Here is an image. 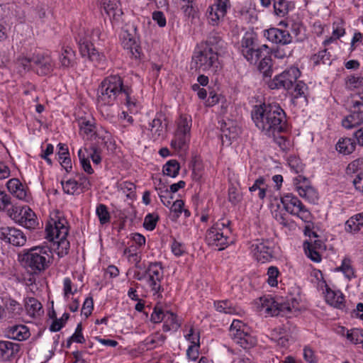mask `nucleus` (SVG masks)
I'll return each mask as SVG.
<instances>
[{"mask_svg":"<svg viewBox=\"0 0 363 363\" xmlns=\"http://www.w3.org/2000/svg\"><path fill=\"white\" fill-rule=\"evenodd\" d=\"M251 116L257 128L268 137L284 133L287 129L286 113L277 103L255 106Z\"/></svg>","mask_w":363,"mask_h":363,"instance_id":"nucleus-1","label":"nucleus"},{"mask_svg":"<svg viewBox=\"0 0 363 363\" xmlns=\"http://www.w3.org/2000/svg\"><path fill=\"white\" fill-rule=\"evenodd\" d=\"M132 89L123 84L121 77L118 75H111L106 77L98 89V104L112 106L116 102L124 103L131 113L136 112L135 100L130 95Z\"/></svg>","mask_w":363,"mask_h":363,"instance_id":"nucleus-2","label":"nucleus"},{"mask_svg":"<svg viewBox=\"0 0 363 363\" xmlns=\"http://www.w3.org/2000/svg\"><path fill=\"white\" fill-rule=\"evenodd\" d=\"M52 252L48 245H38L25 249L18 255V260L23 268L32 274H39L50 265Z\"/></svg>","mask_w":363,"mask_h":363,"instance_id":"nucleus-3","label":"nucleus"},{"mask_svg":"<svg viewBox=\"0 0 363 363\" xmlns=\"http://www.w3.org/2000/svg\"><path fill=\"white\" fill-rule=\"evenodd\" d=\"M297 301L292 297L274 298L269 295L264 296L256 300L255 306L257 311L269 316L286 315L289 313L297 311Z\"/></svg>","mask_w":363,"mask_h":363,"instance_id":"nucleus-4","label":"nucleus"},{"mask_svg":"<svg viewBox=\"0 0 363 363\" xmlns=\"http://www.w3.org/2000/svg\"><path fill=\"white\" fill-rule=\"evenodd\" d=\"M230 223L229 220H219L206 231V242L208 245L223 250L233 242L230 238Z\"/></svg>","mask_w":363,"mask_h":363,"instance_id":"nucleus-5","label":"nucleus"},{"mask_svg":"<svg viewBox=\"0 0 363 363\" xmlns=\"http://www.w3.org/2000/svg\"><path fill=\"white\" fill-rule=\"evenodd\" d=\"M240 50L245 58L251 64H256L264 55L271 53V50L267 45H259L252 35L243 37Z\"/></svg>","mask_w":363,"mask_h":363,"instance_id":"nucleus-6","label":"nucleus"},{"mask_svg":"<svg viewBox=\"0 0 363 363\" xmlns=\"http://www.w3.org/2000/svg\"><path fill=\"white\" fill-rule=\"evenodd\" d=\"M147 283L150 287L154 296L161 297L164 289L161 282L164 277V271L161 262H155L149 264L146 268Z\"/></svg>","mask_w":363,"mask_h":363,"instance_id":"nucleus-7","label":"nucleus"},{"mask_svg":"<svg viewBox=\"0 0 363 363\" xmlns=\"http://www.w3.org/2000/svg\"><path fill=\"white\" fill-rule=\"evenodd\" d=\"M218 55L216 52L204 48L193 57L196 65V68L203 72L209 71L216 73L220 67L218 58Z\"/></svg>","mask_w":363,"mask_h":363,"instance_id":"nucleus-8","label":"nucleus"},{"mask_svg":"<svg viewBox=\"0 0 363 363\" xmlns=\"http://www.w3.org/2000/svg\"><path fill=\"white\" fill-rule=\"evenodd\" d=\"M281 201L288 213L298 216L304 222H309L311 214L296 196L287 194L281 197Z\"/></svg>","mask_w":363,"mask_h":363,"instance_id":"nucleus-9","label":"nucleus"},{"mask_svg":"<svg viewBox=\"0 0 363 363\" xmlns=\"http://www.w3.org/2000/svg\"><path fill=\"white\" fill-rule=\"evenodd\" d=\"M230 330L242 348L247 349L254 345L255 342L250 336L251 328L247 323L240 319H233Z\"/></svg>","mask_w":363,"mask_h":363,"instance_id":"nucleus-10","label":"nucleus"},{"mask_svg":"<svg viewBox=\"0 0 363 363\" xmlns=\"http://www.w3.org/2000/svg\"><path fill=\"white\" fill-rule=\"evenodd\" d=\"M301 72L297 67H291L280 74L275 76L269 82V86L272 89L284 88L290 90L294 87V84L296 82Z\"/></svg>","mask_w":363,"mask_h":363,"instance_id":"nucleus-11","label":"nucleus"},{"mask_svg":"<svg viewBox=\"0 0 363 363\" xmlns=\"http://www.w3.org/2000/svg\"><path fill=\"white\" fill-rule=\"evenodd\" d=\"M363 123V93L358 100L352 101L351 113L342 121V125L347 129L353 128Z\"/></svg>","mask_w":363,"mask_h":363,"instance_id":"nucleus-12","label":"nucleus"},{"mask_svg":"<svg viewBox=\"0 0 363 363\" xmlns=\"http://www.w3.org/2000/svg\"><path fill=\"white\" fill-rule=\"evenodd\" d=\"M0 240L13 246H23L26 242V236L19 229L14 227H0Z\"/></svg>","mask_w":363,"mask_h":363,"instance_id":"nucleus-13","label":"nucleus"},{"mask_svg":"<svg viewBox=\"0 0 363 363\" xmlns=\"http://www.w3.org/2000/svg\"><path fill=\"white\" fill-rule=\"evenodd\" d=\"M79 49L82 57H87L96 66L103 65L106 60L103 53L99 52L86 38L78 41Z\"/></svg>","mask_w":363,"mask_h":363,"instance_id":"nucleus-14","label":"nucleus"},{"mask_svg":"<svg viewBox=\"0 0 363 363\" xmlns=\"http://www.w3.org/2000/svg\"><path fill=\"white\" fill-rule=\"evenodd\" d=\"M230 8V0H213L208 10V18L212 25H217L226 15Z\"/></svg>","mask_w":363,"mask_h":363,"instance_id":"nucleus-15","label":"nucleus"},{"mask_svg":"<svg viewBox=\"0 0 363 363\" xmlns=\"http://www.w3.org/2000/svg\"><path fill=\"white\" fill-rule=\"evenodd\" d=\"M121 40L123 48L128 50L132 58L135 60L142 59L143 55L142 48L133 34L128 30L123 31L121 35Z\"/></svg>","mask_w":363,"mask_h":363,"instance_id":"nucleus-16","label":"nucleus"},{"mask_svg":"<svg viewBox=\"0 0 363 363\" xmlns=\"http://www.w3.org/2000/svg\"><path fill=\"white\" fill-rule=\"evenodd\" d=\"M296 189L300 196L305 198L310 202H315L318 199L316 191L309 185L308 180L299 175L295 179Z\"/></svg>","mask_w":363,"mask_h":363,"instance_id":"nucleus-17","label":"nucleus"},{"mask_svg":"<svg viewBox=\"0 0 363 363\" xmlns=\"http://www.w3.org/2000/svg\"><path fill=\"white\" fill-rule=\"evenodd\" d=\"M67 223L65 218H59L57 220H54V226L51 224L46 225L45 230L48 238L51 240L67 238L68 235Z\"/></svg>","mask_w":363,"mask_h":363,"instance_id":"nucleus-18","label":"nucleus"},{"mask_svg":"<svg viewBox=\"0 0 363 363\" xmlns=\"http://www.w3.org/2000/svg\"><path fill=\"white\" fill-rule=\"evenodd\" d=\"M264 36L276 44L287 45L293 41V37L289 31L277 28H271L265 30Z\"/></svg>","mask_w":363,"mask_h":363,"instance_id":"nucleus-19","label":"nucleus"},{"mask_svg":"<svg viewBox=\"0 0 363 363\" xmlns=\"http://www.w3.org/2000/svg\"><path fill=\"white\" fill-rule=\"evenodd\" d=\"M33 67H36L37 73L46 75L50 73L54 67L51 57L48 55L37 54L33 56Z\"/></svg>","mask_w":363,"mask_h":363,"instance_id":"nucleus-20","label":"nucleus"},{"mask_svg":"<svg viewBox=\"0 0 363 363\" xmlns=\"http://www.w3.org/2000/svg\"><path fill=\"white\" fill-rule=\"evenodd\" d=\"M21 345L8 340H0V357L4 361H9L18 356Z\"/></svg>","mask_w":363,"mask_h":363,"instance_id":"nucleus-21","label":"nucleus"},{"mask_svg":"<svg viewBox=\"0 0 363 363\" xmlns=\"http://www.w3.org/2000/svg\"><path fill=\"white\" fill-rule=\"evenodd\" d=\"M214 307L217 311L226 315H235L239 316L244 315L243 310L229 300L216 301L214 302Z\"/></svg>","mask_w":363,"mask_h":363,"instance_id":"nucleus-22","label":"nucleus"},{"mask_svg":"<svg viewBox=\"0 0 363 363\" xmlns=\"http://www.w3.org/2000/svg\"><path fill=\"white\" fill-rule=\"evenodd\" d=\"M251 247L259 261L264 262L272 257V250L267 245V242L257 240Z\"/></svg>","mask_w":363,"mask_h":363,"instance_id":"nucleus-23","label":"nucleus"},{"mask_svg":"<svg viewBox=\"0 0 363 363\" xmlns=\"http://www.w3.org/2000/svg\"><path fill=\"white\" fill-rule=\"evenodd\" d=\"M205 48L218 55L225 48V42L218 33L213 31L206 40Z\"/></svg>","mask_w":363,"mask_h":363,"instance_id":"nucleus-24","label":"nucleus"},{"mask_svg":"<svg viewBox=\"0 0 363 363\" xmlns=\"http://www.w3.org/2000/svg\"><path fill=\"white\" fill-rule=\"evenodd\" d=\"M176 318V309L174 306L167 303H157L151 314V318Z\"/></svg>","mask_w":363,"mask_h":363,"instance_id":"nucleus-25","label":"nucleus"},{"mask_svg":"<svg viewBox=\"0 0 363 363\" xmlns=\"http://www.w3.org/2000/svg\"><path fill=\"white\" fill-rule=\"evenodd\" d=\"M30 335L28 328L24 325H15L7 330V337L10 339L23 341Z\"/></svg>","mask_w":363,"mask_h":363,"instance_id":"nucleus-26","label":"nucleus"},{"mask_svg":"<svg viewBox=\"0 0 363 363\" xmlns=\"http://www.w3.org/2000/svg\"><path fill=\"white\" fill-rule=\"evenodd\" d=\"M356 141L352 138H341L336 144V150L345 155L352 153L356 147Z\"/></svg>","mask_w":363,"mask_h":363,"instance_id":"nucleus-27","label":"nucleus"},{"mask_svg":"<svg viewBox=\"0 0 363 363\" xmlns=\"http://www.w3.org/2000/svg\"><path fill=\"white\" fill-rule=\"evenodd\" d=\"M25 307L27 314L32 318L40 317L43 314L42 304L35 298H26Z\"/></svg>","mask_w":363,"mask_h":363,"instance_id":"nucleus-28","label":"nucleus"},{"mask_svg":"<svg viewBox=\"0 0 363 363\" xmlns=\"http://www.w3.org/2000/svg\"><path fill=\"white\" fill-rule=\"evenodd\" d=\"M189 142V134L176 131L174 139L171 141V146L175 150H186Z\"/></svg>","mask_w":363,"mask_h":363,"instance_id":"nucleus-29","label":"nucleus"},{"mask_svg":"<svg viewBox=\"0 0 363 363\" xmlns=\"http://www.w3.org/2000/svg\"><path fill=\"white\" fill-rule=\"evenodd\" d=\"M59 60L62 67H72L75 64V53L71 48H64L60 55Z\"/></svg>","mask_w":363,"mask_h":363,"instance_id":"nucleus-30","label":"nucleus"},{"mask_svg":"<svg viewBox=\"0 0 363 363\" xmlns=\"http://www.w3.org/2000/svg\"><path fill=\"white\" fill-rule=\"evenodd\" d=\"M274 13L279 17H284L290 10L294 9V4L286 0H274Z\"/></svg>","mask_w":363,"mask_h":363,"instance_id":"nucleus-31","label":"nucleus"},{"mask_svg":"<svg viewBox=\"0 0 363 363\" xmlns=\"http://www.w3.org/2000/svg\"><path fill=\"white\" fill-rule=\"evenodd\" d=\"M59 150L57 152L59 161L62 167L67 171L69 172L72 169V162L69 157L68 148L65 144L59 143L57 145Z\"/></svg>","mask_w":363,"mask_h":363,"instance_id":"nucleus-32","label":"nucleus"},{"mask_svg":"<svg viewBox=\"0 0 363 363\" xmlns=\"http://www.w3.org/2000/svg\"><path fill=\"white\" fill-rule=\"evenodd\" d=\"M326 301L336 308H341L344 303V296L341 293H335V291L327 289L325 294Z\"/></svg>","mask_w":363,"mask_h":363,"instance_id":"nucleus-33","label":"nucleus"},{"mask_svg":"<svg viewBox=\"0 0 363 363\" xmlns=\"http://www.w3.org/2000/svg\"><path fill=\"white\" fill-rule=\"evenodd\" d=\"M166 337L162 334L156 333L154 335L147 337L143 342L142 345L147 347V350H152L157 346H161L164 342Z\"/></svg>","mask_w":363,"mask_h":363,"instance_id":"nucleus-34","label":"nucleus"},{"mask_svg":"<svg viewBox=\"0 0 363 363\" xmlns=\"http://www.w3.org/2000/svg\"><path fill=\"white\" fill-rule=\"evenodd\" d=\"M258 69L264 77H271L272 70L270 54L264 55L263 57L261 58L258 65Z\"/></svg>","mask_w":363,"mask_h":363,"instance_id":"nucleus-35","label":"nucleus"},{"mask_svg":"<svg viewBox=\"0 0 363 363\" xmlns=\"http://www.w3.org/2000/svg\"><path fill=\"white\" fill-rule=\"evenodd\" d=\"M179 163L176 160H169L163 167L164 174L173 178L179 174Z\"/></svg>","mask_w":363,"mask_h":363,"instance_id":"nucleus-36","label":"nucleus"},{"mask_svg":"<svg viewBox=\"0 0 363 363\" xmlns=\"http://www.w3.org/2000/svg\"><path fill=\"white\" fill-rule=\"evenodd\" d=\"M291 35L295 38L296 42H302L306 39L305 29L302 23L294 22L291 28Z\"/></svg>","mask_w":363,"mask_h":363,"instance_id":"nucleus-37","label":"nucleus"},{"mask_svg":"<svg viewBox=\"0 0 363 363\" xmlns=\"http://www.w3.org/2000/svg\"><path fill=\"white\" fill-rule=\"evenodd\" d=\"M96 213L101 225H104L110 221V213L106 205L103 203L99 204L96 209Z\"/></svg>","mask_w":363,"mask_h":363,"instance_id":"nucleus-38","label":"nucleus"},{"mask_svg":"<svg viewBox=\"0 0 363 363\" xmlns=\"http://www.w3.org/2000/svg\"><path fill=\"white\" fill-rule=\"evenodd\" d=\"M303 248L307 257L312 261L319 262L321 260L320 255L314 249L312 242H304Z\"/></svg>","mask_w":363,"mask_h":363,"instance_id":"nucleus-39","label":"nucleus"},{"mask_svg":"<svg viewBox=\"0 0 363 363\" xmlns=\"http://www.w3.org/2000/svg\"><path fill=\"white\" fill-rule=\"evenodd\" d=\"M191 126V118L188 116H181L177 125V131L189 134Z\"/></svg>","mask_w":363,"mask_h":363,"instance_id":"nucleus-40","label":"nucleus"},{"mask_svg":"<svg viewBox=\"0 0 363 363\" xmlns=\"http://www.w3.org/2000/svg\"><path fill=\"white\" fill-rule=\"evenodd\" d=\"M347 339L354 344L363 342V330L353 328L350 331H347Z\"/></svg>","mask_w":363,"mask_h":363,"instance_id":"nucleus-41","label":"nucleus"},{"mask_svg":"<svg viewBox=\"0 0 363 363\" xmlns=\"http://www.w3.org/2000/svg\"><path fill=\"white\" fill-rule=\"evenodd\" d=\"M56 240V242L57 243L56 252L60 257H62L63 256L68 254L69 242L67 240V238Z\"/></svg>","mask_w":363,"mask_h":363,"instance_id":"nucleus-42","label":"nucleus"},{"mask_svg":"<svg viewBox=\"0 0 363 363\" xmlns=\"http://www.w3.org/2000/svg\"><path fill=\"white\" fill-rule=\"evenodd\" d=\"M295 86H294L291 89L293 91L291 92L292 95L295 99L298 97L303 96L306 98V91L308 89L307 85L303 81H296Z\"/></svg>","mask_w":363,"mask_h":363,"instance_id":"nucleus-43","label":"nucleus"},{"mask_svg":"<svg viewBox=\"0 0 363 363\" xmlns=\"http://www.w3.org/2000/svg\"><path fill=\"white\" fill-rule=\"evenodd\" d=\"M61 183L65 194L73 195L78 189V182L74 179H68L65 182H62Z\"/></svg>","mask_w":363,"mask_h":363,"instance_id":"nucleus-44","label":"nucleus"},{"mask_svg":"<svg viewBox=\"0 0 363 363\" xmlns=\"http://www.w3.org/2000/svg\"><path fill=\"white\" fill-rule=\"evenodd\" d=\"M279 274V271L277 267L271 266L267 269V283L271 286H275L277 285V277Z\"/></svg>","mask_w":363,"mask_h":363,"instance_id":"nucleus-45","label":"nucleus"},{"mask_svg":"<svg viewBox=\"0 0 363 363\" xmlns=\"http://www.w3.org/2000/svg\"><path fill=\"white\" fill-rule=\"evenodd\" d=\"M78 157L83 169L88 174H91L94 170L91 166L89 160L86 157L82 150L78 151Z\"/></svg>","mask_w":363,"mask_h":363,"instance_id":"nucleus-46","label":"nucleus"},{"mask_svg":"<svg viewBox=\"0 0 363 363\" xmlns=\"http://www.w3.org/2000/svg\"><path fill=\"white\" fill-rule=\"evenodd\" d=\"M158 220V216L152 213H148L144 219L143 226L147 230H153Z\"/></svg>","mask_w":363,"mask_h":363,"instance_id":"nucleus-47","label":"nucleus"},{"mask_svg":"<svg viewBox=\"0 0 363 363\" xmlns=\"http://www.w3.org/2000/svg\"><path fill=\"white\" fill-rule=\"evenodd\" d=\"M242 199V196L238 189L231 186L228 189V201L233 205L238 203Z\"/></svg>","mask_w":363,"mask_h":363,"instance_id":"nucleus-48","label":"nucleus"},{"mask_svg":"<svg viewBox=\"0 0 363 363\" xmlns=\"http://www.w3.org/2000/svg\"><path fill=\"white\" fill-rule=\"evenodd\" d=\"M357 219L354 216L350 218L345 223V230L348 233H357L361 227L357 225Z\"/></svg>","mask_w":363,"mask_h":363,"instance_id":"nucleus-49","label":"nucleus"},{"mask_svg":"<svg viewBox=\"0 0 363 363\" xmlns=\"http://www.w3.org/2000/svg\"><path fill=\"white\" fill-rule=\"evenodd\" d=\"M274 138V143L279 147V148L286 151L289 149V140L285 136L279 135V134H275L272 136Z\"/></svg>","mask_w":363,"mask_h":363,"instance_id":"nucleus-50","label":"nucleus"},{"mask_svg":"<svg viewBox=\"0 0 363 363\" xmlns=\"http://www.w3.org/2000/svg\"><path fill=\"white\" fill-rule=\"evenodd\" d=\"M150 130L154 134L157 135V136H160L162 134L164 125L162 124V120L160 118H155L151 123H150Z\"/></svg>","mask_w":363,"mask_h":363,"instance_id":"nucleus-51","label":"nucleus"},{"mask_svg":"<svg viewBox=\"0 0 363 363\" xmlns=\"http://www.w3.org/2000/svg\"><path fill=\"white\" fill-rule=\"evenodd\" d=\"M186 339L189 341L191 345H196L197 347H200V335L199 332L195 334V330L191 325L189 329V332L188 334L185 335Z\"/></svg>","mask_w":363,"mask_h":363,"instance_id":"nucleus-52","label":"nucleus"},{"mask_svg":"<svg viewBox=\"0 0 363 363\" xmlns=\"http://www.w3.org/2000/svg\"><path fill=\"white\" fill-rule=\"evenodd\" d=\"M82 323L77 324V326L75 329L74 334L71 336V340L74 341V342L77 343H84L85 342V338L82 333Z\"/></svg>","mask_w":363,"mask_h":363,"instance_id":"nucleus-53","label":"nucleus"},{"mask_svg":"<svg viewBox=\"0 0 363 363\" xmlns=\"http://www.w3.org/2000/svg\"><path fill=\"white\" fill-rule=\"evenodd\" d=\"M94 308V302L93 298L91 297H88L85 299L84 304L82 308V313L88 318L92 312Z\"/></svg>","mask_w":363,"mask_h":363,"instance_id":"nucleus-54","label":"nucleus"},{"mask_svg":"<svg viewBox=\"0 0 363 363\" xmlns=\"http://www.w3.org/2000/svg\"><path fill=\"white\" fill-rule=\"evenodd\" d=\"M94 128H95V127L94 126V125H92L88 121H82L80 123L81 132L87 136H89V135L92 136L95 133Z\"/></svg>","mask_w":363,"mask_h":363,"instance_id":"nucleus-55","label":"nucleus"},{"mask_svg":"<svg viewBox=\"0 0 363 363\" xmlns=\"http://www.w3.org/2000/svg\"><path fill=\"white\" fill-rule=\"evenodd\" d=\"M159 189V196L161 201L164 206H169L172 203L171 200L173 199L172 194L169 192V189H167L162 190L161 188H160Z\"/></svg>","mask_w":363,"mask_h":363,"instance_id":"nucleus-56","label":"nucleus"},{"mask_svg":"<svg viewBox=\"0 0 363 363\" xmlns=\"http://www.w3.org/2000/svg\"><path fill=\"white\" fill-rule=\"evenodd\" d=\"M279 330V334L285 335L286 336L290 335L291 337L292 334L296 330V326L286 319V323L283 325V327L280 328Z\"/></svg>","mask_w":363,"mask_h":363,"instance_id":"nucleus-57","label":"nucleus"},{"mask_svg":"<svg viewBox=\"0 0 363 363\" xmlns=\"http://www.w3.org/2000/svg\"><path fill=\"white\" fill-rule=\"evenodd\" d=\"M67 319H52L49 329L51 332H57L60 330L66 324Z\"/></svg>","mask_w":363,"mask_h":363,"instance_id":"nucleus-58","label":"nucleus"},{"mask_svg":"<svg viewBox=\"0 0 363 363\" xmlns=\"http://www.w3.org/2000/svg\"><path fill=\"white\" fill-rule=\"evenodd\" d=\"M102 4L107 14L112 12L115 7L121 4L118 0H103Z\"/></svg>","mask_w":363,"mask_h":363,"instance_id":"nucleus-59","label":"nucleus"},{"mask_svg":"<svg viewBox=\"0 0 363 363\" xmlns=\"http://www.w3.org/2000/svg\"><path fill=\"white\" fill-rule=\"evenodd\" d=\"M200 347H197L196 345H191L187 350L186 355L187 357L191 361H196L199 357V349Z\"/></svg>","mask_w":363,"mask_h":363,"instance_id":"nucleus-60","label":"nucleus"},{"mask_svg":"<svg viewBox=\"0 0 363 363\" xmlns=\"http://www.w3.org/2000/svg\"><path fill=\"white\" fill-rule=\"evenodd\" d=\"M18 63L19 66L22 67L25 71L29 70L33 67V57L18 58Z\"/></svg>","mask_w":363,"mask_h":363,"instance_id":"nucleus-61","label":"nucleus"},{"mask_svg":"<svg viewBox=\"0 0 363 363\" xmlns=\"http://www.w3.org/2000/svg\"><path fill=\"white\" fill-rule=\"evenodd\" d=\"M21 309V306L17 301L13 299H10L6 303V310L9 312L12 313L14 315H16L18 313Z\"/></svg>","mask_w":363,"mask_h":363,"instance_id":"nucleus-62","label":"nucleus"},{"mask_svg":"<svg viewBox=\"0 0 363 363\" xmlns=\"http://www.w3.org/2000/svg\"><path fill=\"white\" fill-rule=\"evenodd\" d=\"M339 269L342 271L348 278H350L353 274V270L349 259H343L342 265L340 267Z\"/></svg>","mask_w":363,"mask_h":363,"instance_id":"nucleus-63","label":"nucleus"},{"mask_svg":"<svg viewBox=\"0 0 363 363\" xmlns=\"http://www.w3.org/2000/svg\"><path fill=\"white\" fill-rule=\"evenodd\" d=\"M22 183L18 179H11L6 184L9 191L13 194L18 188H21Z\"/></svg>","mask_w":363,"mask_h":363,"instance_id":"nucleus-64","label":"nucleus"}]
</instances>
